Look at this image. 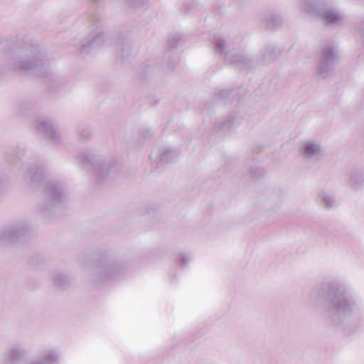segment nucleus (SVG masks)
<instances>
[{"label": "nucleus", "instance_id": "1", "mask_svg": "<svg viewBox=\"0 0 364 364\" xmlns=\"http://www.w3.org/2000/svg\"><path fill=\"white\" fill-rule=\"evenodd\" d=\"M11 51L13 60L11 67L14 70L31 74L36 77L43 78L46 84H54L53 74L49 72L48 63L45 51L38 46L25 43L23 46L11 50V43L5 39L0 42V53Z\"/></svg>", "mask_w": 364, "mask_h": 364}, {"label": "nucleus", "instance_id": "2", "mask_svg": "<svg viewBox=\"0 0 364 364\" xmlns=\"http://www.w3.org/2000/svg\"><path fill=\"white\" fill-rule=\"evenodd\" d=\"M24 179L31 188L43 190L44 201L41 205V211L43 214L58 207L66 198L63 184L49 180L41 166L30 167L24 175Z\"/></svg>", "mask_w": 364, "mask_h": 364}, {"label": "nucleus", "instance_id": "3", "mask_svg": "<svg viewBox=\"0 0 364 364\" xmlns=\"http://www.w3.org/2000/svg\"><path fill=\"white\" fill-rule=\"evenodd\" d=\"M96 6L87 14V18L91 24V31L89 36L79 45V53L81 55L89 53L92 49L100 48L104 45H109L112 38L108 33H105L99 30L102 25L103 18L99 12L95 11Z\"/></svg>", "mask_w": 364, "mask_h": 364}, {"label": "nucleus", "instance_id": "4", "mask_svg": "<svg viewBox=\"0 0 364 364\" xmlns=\"http://www.w3.org/2000/svg\"><path fill=\"white\" fill-rule=\"evenodd\" d=\"M301 8L307 13L316 16L328 25L336 24L343 18V14L327 2L302 0Z\"/></svg>", "mask_w": 364, "mask_h": 364}, {"label": "nucleus", "instance_id": "5", "mask_svg": "<svg viewBox=\"0 0 364 364\" xmlns=\"http://www.w3.org/2000/svg\"><path fill=\"white\" fill-rule=\"evenodd\" d=\"M213 44L216 52L220 54H225V59L227 63L235 66L240 70H248L252 68V61L240 50L235 48H228L227 50H225L226 43L225 39L220 36H214Z\"/></svg>", "mask_w": 364, "mask_h": 364}, {"label": "nucleus", "instance_id": "6", "mask_svg": "<svg viewBox=\"0 0 364 364\" xmlns=\"http://www.w3.org/2000/svg\"><path fill=\"white\" fill-rule=\"evenodd\" d=\"M79 160L83 166H90L93 170L97 182L101 183L113 174L114 162L107 161L102 156L94 154H82Z\"/></svg>", "mask_w": 364, "mask_h": 364}, {"label": "nucleus", "instance_id": "7", "mask_svg": "<svg viewBox=\"0 0 364 364\" xmlns=\"http://www.w3.org/2000/svg\"><path fill=\"white\" fill-rule=\"evenodd\" d=\"M338 62V52L331 43H328L321 50L317 73L326 77Z\"/></svg>", "mask_w": 364, "mask_h": 364}, {"label": "nucleus", "instance_id": "8", "mask_svg": "<svg viewBox=\"0 0 364 364\" xmlns=\"http://www.w3.org/2000/svg\"><path fill=\"white\" fill-rule=\"evenodd\" d=\"M97 269L102 279L105 281L116 279L122 274L124 267L112 262L106 254H102L97 258Z\"/></svg>", "mask_w": 364, "mask_h": 364}, {"label": "nucleus", "instance_id": "9", "mask_svg": "<svg viewBox=\"0 0 364 364\" xmlns=\"http://www.w3.org/2000/svg\"><path fill=\"white\" fill-rule=\"evenodd\" d=\"M29 232L28 226L23 222H14L5 225L0 231V241L12 243Z\"/></svg>", "mask_w": 364, "mask_h": 364}, {"label": "nucleus", "instance_id": "10", "mask_svg": "<svg viewBox=\"0 0 364 364\" xmlns=\"http://www.w3.org/2000/svg\"><path fill=\"white\" fill-rule=\"evenodd\" d=\"M319 289L322 291V296H347L352 293L350 287L336 280L321 283Z\"/></svg>", "mask_w": 364, "mask_h": 364}, {"label": "nucleus", "instance_id": "11", "mask_svg": "<svg viewBox=\"0 0 364 364\" xmlns=\"http://www.w3.org/2000/svg\"><path fill=\"white\" fill-rule=\"evenodd\" d=\"M282 24L281 16L274 11L266 12L262 19L261 26L269 31H274Z\"/></svg>", "mask_w": 364, "mask_h": 364}, {"label": "nucleus", "instance_id": "12", "mask_svg": "<svg viewBox=\"0 0 364 364\" xmlns=\"http://www.w3.org/2000/svg\"><path fill=\"white\" fill-rule=\"evenodd\" d=\"M38 132L43 133L46 137L57 144L59 141L60 136L53 125L48 121H41L40 124L36 126Z\"/></svg>", "mask_w": 364, "mask_h": 364}, {"label": "nucleus", "instance_id": "13", "mask_svg": "<svg viewBox=\"0 0 364 364\" xmlns=\"http://www.w3.org/2000/svg\"><path fill=\"white\" fill-rule=\"evenodd\" d=\"M304 155L306 158H312L318 156L321 152V146L319 144L313 141H305L302 144Z\"/></svg>", "mask_w": 364, "mask_h": 364}, {"label": "nucleus", "instance_id": "14", "mask_svg": "<svg viewBox=\"0 0 364 364\" xmlns=\"http://www.w3.org/2000/svg\"><path fill=\"white\" fill-rule=\"evenodd\" d=\"M115 40L117 46L121 50L122 58L124 60L129 57L131 52V45L129 41L125 37L121 36Z\"/></svg>", "mask_w": 364, "mask_h": 364}, {"label": "nucleus", "instance_id": "15", "mask_svg": "<svg viewBox=\"0 0 364 364\" xmlns=\"http://www.w3.org/2000/svg\"><path fill=\"white\" fill-rule=\"evenodd\" d=\"M178 157V153L174 150L166 149L160 155L157 166L174 161Z\"/></svg>", "mask_w": 364, "mask_h": 364}, {"label": "nucleus", "instance_id": "16", "mask_svg": "<svg viewBox=\"0 0 364 364\" xmlns=\"http://www.w3.org/2000/svg\"><path fill=\"white\" fill-rule=\"evenodd\" d=\"M184 36L181 34H175L173 36H171L168 42L167 45L166 46V53H168L172 50H174L177 48L178 45L183 41Z\"/></svg>", "mask_w": 364, "mask_h": 364}, {"label": "nucleus", "instance_id": "17", "mask_svg": "<svg viewBox=\"0 0 364 364\" xmlns=\"http://www.w3.org/2000/svg\"><path fill=\"white\" fill-rule=\"evenodd\" d=\"M53 283L55 287L57 288H65L70 284V279L67 275L58 273L53 277Z\"/></svg>", "mask_w": 364, "mask_h": 364}, {"label": "nucleus", "instance_id": "18", "mask_svg": "<svg viewBox=\"0 0 364 364\" xmlns=\"http://www.w3.org/2000/svg\"><path fill=\"white\" fill-rule=\"evenodd\" d=\"M363 175L356 171L351 173L348 185L353 188H357L363 184Z\"/></svg>", "mask_w": 364, "mask_h": 364}, {"label": "nucleus", "instance_id": "19", "mask_svg": "<svg viewBox=\"0 0 364 364\" xmlns=\"http://www.w3.org/2000/svg\"><path fill=\"white\" fill-rule=\"evenodd\" d=\"M77 132L80 141L87 140L92 136L90 127L85 125H80L77 127Z\"/></svg>", "mask_w": 364, "mask_h": 364}, {"label": "nucleus", "instance_id": "20", "mask_svg": "<svg viewBox=\"0 0 364 364\" xmlns=\"http://www.w3.org/2000/svg\"><path fill=\"white\" fill-rule=\"evenodd\" d=\"M276 56L275 50L272 46H267L263 53L264 60L267 62L274 60Z\"/></svg>", "mask_w": 364, "mask_h": 364}, {"label": "nucleus", "instance_id": "21", "mask_svg": "<svg viewBox=\"0 0 364 364\" xmlns=\"http://www.w3.org/2000/svg\"><path fill=\"white\" fill-rule=\"evenodd\" d=\"M320 198L321 199L322 205H324L326 208H330L333 206L334 203V198L325 193H321L320 194Z\"/></svg>", "mask_w": 364, "mask_h": 364}, {"label": "nucleus", "instance_id": "22", "mask_svg": "<svg viewBox=\"0 0 364 364\" xmlns=\"http://www.w3.org/2000/svg\"><path fill=\"white\" fill-rule=\"evenodd\" d=\"M236 90H221L218 92L215 93V100H225L228 98L230 95H233V93H235Z\"/></svg>", "mask_w": 364, "mask_h": 364}, {"label": "nucleus", "instance_id": "23", "mask_svg": "<svg viewBox=\"0 0 364 364\" xmlns=\"http://www.w3.org/2000/svg\"><path fill=\"white\" fill-rule=\"evenodd\" d=\"M250 173L251 177L253 179H257L259 178V177H262L264 175L265 171L264 169L261 168L256 167L251 168Z\"/></svg>", "mask_w": 364, "mask_h": 364}, {"label": "nucleus", "instance_id": "24", "mask_svg": "<svg viewBox=\"0 0 364 364\" xmlns=\"http://www.w3.org/2000/svg\"><path fill=\"white\" fill-rule=\"evenodd\" d=\"M234 124L233 120H227L222 122L217 126V129L221 130V129H230L232 127Z\"/></svg>", "mask_w": 364, "mask_h": 364}, {"label": "nucleus", "instance_id": "25", "mask_svg": "<svg viewBox=\"0 0 364 364\" xmlns=\"http://www.w3.org/2000/svg\"><path fill=\"white\" fill-rule=\"evenodd\" d=\"M151 136V132L148 129L142 130L140 132L139 137L141 139H145Z\"/></svg>", "mask_w": 364, "mask_h": 364}, {"label": "nucleus", "instance_id": "26", "mask_svg": "<svg viewBox=\"0 0 364 364\" xmlns=\"http://www.w3.org/2000/svg\"><path fill=\"white\" fill-rule=\"evenodd\" d=\"M357 30L362 36V37L364 38V21H362L360 23H358V25L357 26Z\"/></svg>", "mask_w": 364, "mask_h": 364}, {"label": "nucleus", "instance_id": "27", "mask_svg": "<svg viewBox=\"0 0 364 364\" xmlns=\"http://www.w3.org/2000/svg\"><path fill=\"white\" fill-rule=\"evenodd\" d=\"M181 263L183 266H186L189 263V259L183 255L181 257Z\"/></svg>", "mask_w": 364, "mask_h": 364}, {"label": "nucleus", "instance_id": "28", "mask_svg": "<svg viewBox=\"0 0 364 364\" xmlns=\"http://www.w3.org/2000/svg\"><path fill=\"white\" fill-rule=\"evenodd\" d=\"M20 151H23L21 149V148H19V147H18V150H17V151H16V153H15V156H16V158L17 159H21V154H20Z\"/></svg>", "mask_w": 364, "mask_h": 364}, {"label": "nucleus", "instance_id": "29", "mask_svg": "<svg viewBox=\"0 0 364 364\" xmlns=\"http://www.w3.org/2000/svg\"><path fill=\"white\" fill-rule=\"evenodd\" d=\"M50 86V89H52L53 87H54V85H49Z\"/></svg>", "mask_w": 364, "mask_h": 364}]
</instances>
